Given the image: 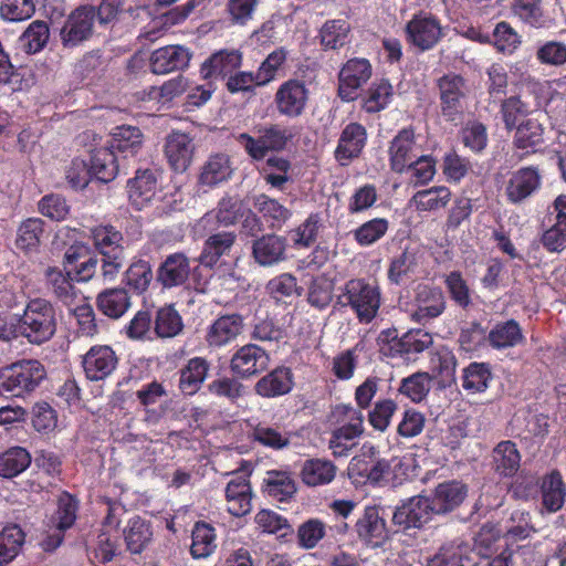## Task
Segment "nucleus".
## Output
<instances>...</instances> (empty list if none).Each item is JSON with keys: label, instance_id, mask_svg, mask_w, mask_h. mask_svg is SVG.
Returning <instances> with one entry per match:
<instances>
[{"label": "nucleus", "instance_id": "1", "mask_svg": "<svg viewBox=\"0 0 566 566\" xmlns=\"http://www.w3.org/2000/svg\"><path fill=\"white\" fill-rule=\"evenodd\" d=\"M337 304L348 306L360 323H370L381 305V292L378 284L366 279H352L340 289Z\"/></svg>", "mask_w": 566, "mask_h": 566}, {"label": "nucleus", "instance_id": "2", "mask_svg": "<svg viewBox=\"0 0 566 566\" xmlns=\"http://www.w3.org/2000/svg\"><path fill=\"white\" fill-rule=\"evenodd\" d=\"M18 328L31 344L41 345L51 339L56 331L52 304L41 297L30 300L19 318Z\"/></svg>", "mask_w": 566, "mask_h": 566}, {"label": "nucleus", "instance_id": "3", "mask_svg": "<svg viewBox=\"0 0 566 566\" xmlns=\"http://www.w3.org/2000/svg\"><path fill=\"white\" fill-rule=\"evenodd\" d=\"M46 370L35 359H22L0 369V387L15 397L34 391L45 379Z\"/></svg>", "mask_w": 566, "mask_h": 566}, {"label": "nucleus", "instance_id": "4", "mask_svg": "<svg viewBox=\"0 0 566 566\" xmlns=\"http://www.w3.org/2000/svg\"><path fill=\"white\" fill-rule=\"evenodd\" d=\"M379 342L381 353L390 357H401L410 360L417 354L428 349L432 343V335L423 329H412L398 337L396 329H387L380 333Z\"/></svg>", "mask_w": 566, "mask_h": 566}, {"label": "nucleus", "instance_id": "5", "mask_svg": "<svg viewBox=\"0 0 566 566\" xmlns=\"http://www.w3.org/2000/svg\"><path fill=\"white\" fill-rule=\"evenodd\" d=\"M406 41L421 52L433 49L444 36L438 17L420 10L405 25Z\"/></svg>", "mask_w": 566, "mask_h": 566}, {"label": "nucleus", "instance_id": "6", "mask_svg": "<svg viewBox=\"0 0 566 566\" xmlns=\"http://www.w3.org/2000/svg\"><path fill=\"white\" fill-rule=\"evenodd\" d=\"M290 138L287 130L279 125H269L258 129V136L242 133L237 137L239 144L254 160L263 159L269 151L282 150Z\"/></svg>", "mask_w": 566, "mask_h": 566}, {"label": "nucleus", "instance_id": "7", "mask_svg": "<svg viewBox=\"0 0 566 566\" xmlns=\"http://www.w3.org/2000/svg\"><path fill=\"white\" fill-rule=\"evenodd\" d=\"M373 67L364 57L348 60L338 74V96L344 102H353L359 95V90L371 77Z\"/></svg>", "mask_w": 566, "mask_h": 566}, {"label": "nucleus", "instance_id": "8", "mask_svg": "<svg viewBox=\"0 0 566 566\" xmlns=\"http://www.w3.org/2000/svg\"><path fill=\"white\" fill-rule=\"evenodd\" d=\"M308 97L306 84L301 80L290 78L277 87L274 103L280 115L296 118L305 112Z\"/></svg>", "mask_w": 566, "mask_h": 566}, {"label": "nucleus", "instance_id": "9", "mask_svg": "<svg viewBox=\"0 0 566 566\" xmlns=\"http://www.w3.org/2000/svg\"><path fill=\"white\" fill-rule=\"evenodd\" d=\"M437 86L442 116L450 122L458 119L463 112L462 101L467 92L464 78L459 74L449 73L438 80Z\"/></svg>", "mask_w": 566, "mask_h": 566}, {"label": "nucleus", "instance_id": "10", "mask_svg": "<svg viewBox=\"0 0 566 566\" xmlns=\"http://www.w3.org/2000/svg\"><path fill=\"white\" fill-rule=\"evenodd\" d=\"M96 11L94 7L82 6L75 9L61 29V40L64 46L74 48L87 40L93 31Z\"/></svg>", "mask_w": 566, "mask_h": 566}, {"label": "nucleus", "instance_id": "11", "mask_svg": "<svg viewBox=\"0 0 566 566\" xmlns=\"http://www.w3.org/2000/svg\"><path fill=\"white\" fill-rule=\"evenodd\" d=\"M269 364L270 356L265 349L255 344H247L232 355L230 369L240 378H250L264 371Z\"/></svg>", "mask_w": 566, "mask_h": 566}, {"label": "nucleus", "instance_id": "12", "mask_svg": "<svg viewBox=\"0 0 566 566\" xmlns=\"http://www.w3.org/2000/svg\"><path fill=\"white\" fill-rule=\"evenodd\" d=\"M420 154L421 147L416 143L415 130L411 127L402 128L392 138L388 148L391 170L402 174Z\"/></svg>", "mask_w": 566, "mask_h": 566}, {"label": "nucleus", "instance_id": "13", "mask_svg": "<svg viewBox=\"0 0 566 566\" xmlns=\"http://www.w3.org/2000/svg\"><path fill=\"white\" fill-rule=\"evenodd\" d=\"M426 566H479L478 553L462 538L444 543Z\"/></svg>", "mask_w": 566, "mask_h": 566}, {"label": "nucleus", "instance_id": "14", "mask_svg": "<svg viewBox=\"0 0 566 566\" xmlns=\"http://www.w3.org/2000/svg\"><path fill=\"white\" fill-rule=\"evenodd\" d=\"M118 358L111 346L94 345L82 356V367L87 379L104 380L116 369Z\"/></svg>", "mask_w": 566, "mask_h": 566}, {"label": "nucleus", "instance_id": "15", "mask_svg": "<svg viewBox=\"0 0 566 566\" xmlns=\"http://www.w3.org/2000/svg\"><path fill=\"white\" fill-rule=\"evenodd\" d=\"M541 185L542 176L537 167H522L510 175L505 186V196L511 203H521L533 196Z\"/></svg>", "mask_w": 566, "mask_h": 566}, {"label": "nucleus", "instance_id": "16", "mask_svg": "<svg viewBox=\"0 0 566 566\" xmlns=\"http://www.w3.org/2000/svg\"><path fill=\"white\" fill-rule=\"evenodd\" d=\"M436 513L429 497L418 495L410 497L398 506L392 515V522L402 528H419Z\"/></svg>", "mask_w": 566, "mask_h": 566}, {"label": "nucleus", "instance_id": "17", "mask_svg": "<svg viewBox=\"0 0 566 566\" xmlns=\"http://www.w3.org/2000/svg\"><path fill=\"white\" fill-rule=\"evenodd\" d=\"M195 143L190 135L174 130L166 137L165 156L171 169L176 172H185L190 166Z\"/></svg>", "mask_w": 566, "mask_h": 566}, {"label": "nucleus", "instance_id": "18", "mask_svg": "<svg viewBox=\"0 0 566 566\" xmlns=\"http://www.w3.org/2000/svg\"><path fill=\"white\" fill-rule=\"evenodd\" d=\"M355 530L359 539L370 547H380L389 537L386 521L380 516L377 506L365 507Z\"/></svg>", "mask_w": 566, "mask_h": 566}, {"label": "nucleus", "instance_id": "19", "mask_svg": "<svg viewBox=\"0 0 566 566\" xmlns=\"http://www.w3.org/2000/svg\"><path fill=\"white\" fill-rule=\"evenodd\" d=\"M367 142L366 128L358 123H349L343 129L337 147L335 159L342 166H347L353 159L359 157Z\"/></svg>", "mask_w": 566, "mask_h": 566}, {"label": "nucleus", "instance_id": "20", "mask_svg": "<svg viewBox=\"0 0 566 566\" xmlns=\"http://www.w3.org/2000/svg\"><path fill=\"white\" fill-rule=\"evenodd\" d=\"M416 310L412 313L413 319L426 323L440 316L446 310V298L439 287L430 285H418L415 296Z\"/></svg>", "mask_w": 566, "mask_h": 566}, {"label": "nucleus", "instance_id": "21", "mask_svg": "<svg viewBox=\"0 0 566 566\" xmlns=\"http://www.w3.org/2000/svg\"><path fill=\"white\" fill-rule=\"evenodd\" d=\"M227 511L241 517L249 514L252 510V489L247 474H233L226 486Z\"/></svg>", "mask_w": 566, "mask_h": 566}, {"label": "nucleus", "instance_id": "22", "mask_svg": "<svg viewBox=\"0 0 566 566\" xmlns=\"http://www.w3.org/2000/svg\"><path fill=\"white\" fill-rule=\"evenodd\" d=\"M242 64V54L235 49H223L211 54L201 65L200 74L205 80L229 77Z\"/></svg>", "mask_w": 566, "mask_h": 566}, {"label": "nucleus", "instance_id": "23", "mask_svg": "<svg viewBox=\"0 0 566 566\" xmlns=\"http://www.w3.org/2000/svg\"><path fill=\"white\" fill-rule=\"evenodd\" d=\"M243 329V317L239 314H227L218 317L208 327L206 342L210 347H222L233 342Z\"/></svg>", "mask_w": 566, "mask_h": 566}, {"label": "nucleus", "instance_id": "24", "mask_svg": "<svg viewBox=\"0 0 566 566\" xmlns=\"http://www.w3.org/2000/svg\"><path fill=\"white\" fill-rule=\"evenodd\" d=\"M191 54L181 45H167L151 53L150 67L155 74H167L188 66Z\"/></svg>", "mask_w": 566, "mask_h": 566}, {"label": "nucleus", "instance_id": "25", "mask_svg": "<svg viewBox=\"0 0 566 566\" xmlns=\"http://www.w3.org/2000/svg\"><path fill=\"white\" fill-rule=\"evenodd\" d=\"M294 387V375L291 368L279 366L264 375L255 384V392L264 398H276L287 395Z\"/></svg>", "mask_w": 566, "mask_h": 566}, {"label": "nucleus", "instance_id": "26", "mask_svg": "<svg viewBox=\"0 0 566 566\" xmlns=\"http://www.w3.org/2000/svg\"><path fill=\"white\" fill-rule=\"evenodd\" d=\"M190 273L189 259L180 252L168 255L157 271L158 282L166 289L182 285Z\"/></svg>", "mask_w": 566, "mask_h": 566}, {"label": "nucleus", "instance_id": "27", "mask_svg": "<svg viewBox=\"0 0 566 566\" xmlns=\"http://www.w3.org/2000/svg\"><path fill=\"white\" fill-rule=\"evenodd\" d=\"M130 203L138 210L143 209L156 195L157 177L150 169H139L127 182Z\"/></svg>", "mask_w": 566, "mask_h": 566}, {"label": "nucleus", "instance_id": "28", "mask_svg": "<svg viewBox=\"0 0 566 566\" xmlns=\"http://www.w3.org/2000/svg\"><path fill=\"white\" fill-rule=\"evenodd\" d=\"M144 135L136 126L123 125L117 126L111 134L108 148L123 155L124 158L135 157L142 149Z\"/></svg>", "mask_w": 566, "mask_h": 566}, {"label": "nucleus", "instance_id": "29", "mask_svg": "<svg viewBox=\"0 0 566 566\" xmlns=\"http://www.w3.org/2000/svg\"><path fill=\"white\" fill-rule=\"evenodd\" d=\"M337 474V467L325 458H311L303 462L300 476L307 486H323L332 483Z\"/></svg>", "mask_w": 566, "mask_h": 566}, {"label": "nucleus", "instance_id": "30", "mask_svg": "<svg viewBox=\"0 0 566 566\" xmlns=\"http://www.w3.org/2000/svg\"><path fill=\"white\" fill-rule=\"evenodd\" d=\"M293 434L280 424H269L259 422L252 428L251 439L260 446L272 449L283 450L290 447Z\"/></svg>", "mask_w": 566, "mask_h": 566}, {"label": "nucleus", "instance_id": "31", "mask_svg": "<svg viewBox=\"0 0 566 566\" xmlns=\"http://www.w3.org/2000/svg\"><path fill=\"white\" fill-rule=\"evenodd\" d=\"M210 365L202 357H193L188 360L179 371V389L186 396H192L199 391L208 376Z\"/></svg>", "mask_w": 566, "mask_h": 566}, {"label": "nucleus", "instance_id": "32", "mask_svg": "<svg viewBox=\"0 0 566 566\" xmlns=\"http://www.w3.org/2000/svg\"><path fill=\"white\" fill-rule=\"evenodd\" d=\"M494 471L501 476H513L521 465V453L511 440L501 441L492 452Z\"/></svg>", "mask_w": 566, "mask_h": 566}, {"label": "nucleus", "instance_id": "33", "mask_svg": "<svg viewBox=\"0 0 566 566\" xmlns=\"http://www.w3.org/2000/svg\"><path fill=\"white\" fill-rule=\"evenodd\" d=\"M285 248V239L275 234H266L254 241L252 253L260 265L268 266L283 260Z\"/></svg>", "mask_w": 566, "mask_h": 566}, {"label": "nucleus", "instance_id": "34", "mask_svg": "<svg viewBox=\"0 0 566 566\" xmlns=\"http://www.w3.org/2000/svg\"><path fill=\"white\" fill-rule=\"evenodd\" d=\"M513 144L524 154L536 153L544 144V127L535 118L522 122L514 135Z\"/></svg>", "mask_w": 566, "mask_h": 566}, {"label": "nucleus", "instance_id": "35", "mask_svg": "<svg viewBox=\"0 0 566 566\" xmlns=\"http://www.w3.org/2000/svg\"><path fill=\"white\" fill-rule=\"evenodd\" d=\"M234 241L233 232H219L210 235L205 241L202 252L198 258L199 263L207 268L214 266L221 256L230 252Z\"/></svg>", "mask_w": 566, "mask_h": 566}, {"label": "nucleus", "instance_id": "36", "mask_svg": "<svg viewBox=\"0 0 566 566\" xmlns=\"http://www.w3.org/2000/svg\"><path fill=\"white\" fill-rule=\"evenodd\" d=\"M542 505L549 512L559 511L566 499V486L558 471H553L544 476L541 485Z\"/></svg>", "mask_w": 566, "mask_h": 566}, {"label": "nucleus", "instance_id": "37", "mask_svg": "<svg viewBox=\"0 0 566 566\" xmlns=\"http://www.w3.org/2000/svg\"><path fill=\"white\" fill-rule=\"evenodd\" d=\"M91 176L102 182L112 181L119 171L116 155L108 147L91 150Z\"/></svg>", "mask_w": 566, "mask_h": 566}, {"label": "nucleus", "instance_id": "38", "mask_svg": "<svg viewBox=\"0 0 566 566\" xmlns=\"http://www.w3.org/2000/svg\"><path fill=\"white\" fill-rule=\"evenodd\" d=\"M153 538V530L150 522L134 516L129 518L126 527L124 528V539L127 549L132 554H140Z\"/></svg>", "mask_w": 566, "mask_h": 566}, {"label": "nucleus", "instance_id": "39", "mask_svg": "<svg viewBox=\"0 0 566 566\" xmlns=\"http://www.w3.org/2000/svg\"><path fill=\"white\" fill-rule=\"evenodd\" d=\"M96 303L98 310L109 318L122 317L132 305L128 292L122 287L103 291L98 294Z\"/></svg>", "mask_w": 566, "mask_h": 566}, {"label": "nucleus", "instance_id": "40", "mask_svg": "<svg viewBox=\"0 0 566 566\" xmlns=\"http://www.w3.org/2000/svg\"><path fill=\"white\" fill-rule=\"evenodd\" d=\"M465 488L459 482L441 483L437 486L430 500L437 514L447 513L462 503L465 497Z\"/></svg>", "mask_w": 566, "mask_h": 566}, {"label": "nucleus", "instance_id": "41", "mask_svg": "<svg viewBox=\"0 0 566 566\" xmlns=\"http://www.w3.org/2000/svg\"><path fill=\"white\" fill-rule=\"evenodd\" d=\"M232 166L229 156L216 154L208 158L201 169L199 180L202 185L216 186L230 178Z\"/></svg>", "mask_w": 566, "mask_h": 566}, {"label": "nucleus", "instance_id": "42", "mask_svg": "<svg viewBox=\"0 0 566 566\" xmlns=\"http://www.w3.org/2000/svg\"><path fill=\"white\" fill-rule=\"evenodd\" d=\"M96 250L103 255L123 254V235L113 226H97L91 230Z\"/></svg>", "mask_w": 566, "mask_h": 566}, {"label": "nucleus", "instance_id": "43", "mask_svg": "<svg viewBox=\"0 0 566 566\" xmlns=\"http://www.w3.org/2000/svg\"><path fill=\"white\" fill-rule=\"evenodd\" d=\"M450 199L451 191L449 188L439 186L416 192L410 200V205L417 211H432L444 208Z\"/></svg>", "mask_w": 566, "mask_h": 566}, {"label": "nucleus", "instance_id": "44", "mask_svg": "<svg viewBox=\"0 0 566 566\" xmlns=\"http://www.w3.org/2000/svg\"><path fill=\"white\" fill-rule=\"evenodd\" d=\"M523 339L521 326L514 319L496 324L489 333L491 346L497 349L514 347Z\"/></svg>", "mask_w": 566, "mask_h": 566}, {"label": "nucleus", "instance_id": "45", "mask_svg": "<svg viewBox=\"0 0 566 566\" xmlns=\"http://www.w3.org/2000/svg\"><path fill=\"white\" fill-rule=\"evenodd\" d=\"M378 453L377 448L371 443H364L360 453L350 460L348 467L349 476L358 482L370 483L374 461Z\"/></svg>", "mask_w": 566, "mask_h": 566}, {"label": "nucleus", "instance_id": "46", "mask_svg": "<svg viewBox=\"0 0 566 566\" xmlns=\"http://www.w3.org/2000/svg\"><path fill=\"white\" fill-rule=\"evenodd\" d=\"M31 464L30 453L21 447H13L0 454V476L11 479L25 471Z\"/></svg>", "mask_w": 566, "mask_h": 566}, {"label": "nucleus", "instance_id": "47", "mask_svg": "<svg viewBox=\"0 0 566 566\" xmlns=\"http://www.w3.org/2000/svg\"><path fill=\"white\" fill-rule=\"evenodd\" d=\"M394 95L392 85L388 80L374 82L363 97V108L367 113H378L385 109Z\"/></svg>", "mask_w": 566, "mask_h": 566}, {"label": "nucleus", "instance_id": "48", "mask_svg": "<svg viewBox=\"0 0 566 566\" xmlns=\"http://www.w3.org/2000/svg\"><path fill=\"white\" fill-rule=\"evenodd\" d=\"M25 535L18 525L4 527L0 533V566L14 559L24 544Z\"/></svg>", "mask_w": 566, "mask_h": 566}, {"label": "nucleus", "instance_id": "49", "mask_svg": "<svg viewBox=\"0 0 566 566\" xmlns=\"http://www.w3.org/2000/svg\"><path fill=\"white\" fill-rule=\"evenodd\" d=\"M191 537L190 552L195 558H205L214 552L217 547L216 531L211 525L205 522L196 523Z\"/></svg>", "mask_w": 566, "mask_h": 566}, {"label": "nucleus", "instance_id": "50", "mask_svg": "<svg viewBox=\"0 0 566 566\" xmlns=\"http://www.w3.org/2000/svg\"><path fill=\"white\" fill-rule=\"evenodd\" d=\"M510 10L525 24L535 28L544 24L543 0H511Z\"/></svg>", "mask_w": 566, "mask_h": 566}, {"label": "nucleus", "instance_id": "51", "mask_svg": "<svg viewBox=\"0 0 566 566\" xmlns=\"http://www.w3.org/2000/svg\"><path fill=\"white\" fill-rule=\"evenodd\" d=\"M254 209L272 228L281 227L291 217L289 209L266 195H259L254 198Z\"/></svg>", "mask_w": 566, "mask_h": 566}, {"label": "nucleus", "instance_id": "52", "mask_svg": "<svg viewBox=\"0 0 566 566\" xmlns=\"http://www.w3.org/2000/svg\"><path fill=\"white\" fill-rule=\"evenodd\" d=\"M46 280L50 286L53 290V293L56 297L66 305L73 304L77 298L78 294L73 285L72 281L74 280L71 276V272L69 271L64 274L59 269H49L46 271Z\"/></svg>", "mask_w": 566, "mask_h": 566}, {"label": "nucleus", "instance_id": "53", "mask_svg": "<svg viewBox=\"0 0 566 566\" xmlns=\"http://www.w3.org/2000/svg\"><path fill=\"white\" fill-rule=\"evenodd\" d=\"M242 216V202L237 197H224L220 200L216 212L211 211L206 213L201 219L200 223L203 227L217 219L220 224L230 226L233 224L239 217Z\"/></svg>", "mask_w": 566, "mask_h": 566}, {"label": "nucleus", "instance_id": "54", "mask_svg": "<svg viewBox=\"0 0 566 566\" xmlns=\"http://www.w3.org/2000/svg\"><path fill=\"white\" fill-rule=\"evenodd\" d=\"M154 324L157 336L161 338L175 337L184 327L181 316L171 305L164 306L157 311Z\"/></svg>", "mask_w": 566, "mask_h": 566}, {"label": "nucleus", "instance_id": "55", "mask_svg": "<svg viewBox=\"0 0 566 566\" xmlns=\"http://www.w3.org/2000/svg\"><path fill=\"white\" fill-rule=\"evenodd\" d=\"M349 31L350 25L346 20H329L321 29V43L325 49H339L348 42Z\"/></svg>", "mask_w": 566, "mask_h": 566}, {"label": "nucleus", "instance_id": "56", "mask_svg": "<svg viewBox=\"0 0 566 566\" xmlns=\"http://www.w3.org/2000/svg\"><path fill=\"white\" fill-rule=\"evenodd\" d=\"M492 378L491 370L485 363H471L463 369L462 387L471 394L483 392Z\"/></svg>", "mask_w": 566, "mask_h": 566}, {"label": "nucleus", "instance_id": "57", "mask_svg": "<svg viewBox=\"0 0 566 566\" xmlns=\"http://www.w3.org/2000/svg\"><path fill=\"white\" fill-rule=\"evenodd\" d=\"M389 229V221L385 218H375L360 224L353 231L356 243L360 247H369L385 237Z\"/></svg>", "mask_w": 566, "mask_h": 566}, {"label": "nucleus", "instance_id": "58", "mask_svg": "<svg viewBox=\"0 0 566 566\" xmlns=\"http://www.w3.org/2000/svg\"><path fill=\"white\" fill-rule=\"evenodd\" d=\"M431 388V377L428 373H415L401 380L399 391L412 402H421Z\"/></svg>", "mask_w": 566, "mask_h": 566}, {"label": "nucleus", "instance_id": "59", "mask_svg": "<svg viewBox=\"0 0 566 566\" xmlns=\"http://www.w3.org/2000/svg\"><path fill=\"white\" fill-rule=\"evenodd\" d=\"M402 469V460L392 457L390 460L380 459L376 455L370 484H389L400 480L399 470Z\"/></svg>", "mask_w": 566, "mask_h": 566}, {"label": "nucleus", "instance_id": "60", "mask_svg": "<svg viewBox=\"0 0 566 566\" xmlns=\"http://www.w3.org/2000/svg\"><path fill=\"white\" fill-rule=\"evenodd\" d=\"M153 280V271L148 261L137 260L125 272V282L136 293L145 292Z\"/></svg>", "mask_w": 566, "mask_h": 566}, {"label": "nucleus", "instance_id": "61", "mask_svg": "<svg viewBox=\"0 0 566 566\" xmlns=\"http://www.w3.org/2000/svg\"><path fill=\"white\" fill-rule=\"evenodd\" d=\"M333 290V281L325 275H318L311 281L307 301L318 310L326 308L332 301Z\"/></svg>", "mask_w": 566, "mask_h": 566}, {"label": "nucleus", "instance_id": "62", "mask_svg": "<svg viewBox=\"0 0 566 566\" xmlns=\"http://www.w3.org/2000/svg\"><path fill=\"white\" fill-rule=\"evenodd\" d=\"M290 168L289 160L283 157L272 156L266 159L262 168V175L264 180L272 187L282 188L289 180Z\"/></svg>", "mask_w": 566, "mask_h": 566}, {"label": "nucleus", "instance_id": "63", "mask_svg": "<svg viewBox=\"0 0 566 566\" xmlns=\"http://www.w3.org/2000/svg\"><path fill=\"white\" fill-rule=\"evenodd\" d=\"M355 431V429H346L340 426L332 432L328 448L334 457H347L352 449L356 447L357 439L361 434L356 433Z\"/></svg>", "mask_w": 566, "mask_h": 566}, {"label": "nucleus", "instance_id": "64", "mask_svg": "<svg viewBox=\"0 0 566 566\" xmlns=\"http://www.w3.org/2000/svg\"><path fill=\"white\" fill-rule=\"evenodd\" d=\"M501 115L505 128L512 130L517 127V122L530 114V105L520 96H510L501 103Z\"/></svg>", "mask_w": 566, "mask_h": 566}]
</instances>
